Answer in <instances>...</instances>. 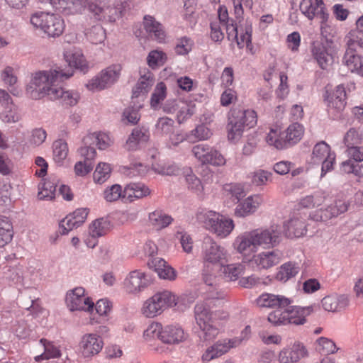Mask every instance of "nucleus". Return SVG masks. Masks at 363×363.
<instances>
[{"mask_svg":"<svg viewBox=\"0 0 363 363\" xmlns=\"http://www.w3.org/2000/svg\"><path fill=\"white\" fill-rule=\"evenodd\" d=\"M147 60L150 67L155 68L164 65L166 56L162 51L152 50L149 53Z\"/></svg>","mask_w":363,"mask_h":363,"instance_id":"62","label":"nucleus"},{"mask_svg":"<svg viewBox=\"0 0 363 363\" xmlns=\"http://www.w3.org/2000/svg\"><path fill=\"white\" fill-rule=\"evenodd\" d=\"M203 280L208 289H207L209 298H223L224 293L220 288L219 279L213 274H203Z\"/></svg>","mask_w":363,"mask_h":363,"instance_id":"33","label":"nucleus"},{"mask_svg":"<svg viewBox=\"0 0 363 363\" xmlns=\"http://www.w3.org/2000/svg\"><path fill=\"white\" fill-rule=\"evenodd\" d=\"M186 182L189 189L192 191L200 198H203L204 186L199 178L194 174H188L186 176Z\"/></svg>","mask_w":363,"mask_h":363,"instance_id":"49","label":"nucleus"},{"mask_svg":"<svg viewBox=\"0 0 363 363\" xmlns=\"http://www.w3.org/2000/svg\"><path fill=\"white\" fill-rule=\"evenodd\" d=\"M342 62L352 72L359 74L363 67V57L354 50H346Z\"/></svg>","mask_w":363,"mask_h":363,"instance_id":"35","label":"nucleus"},{"mask_svg":"<svg viewBox=\"0 0 363 363\" xmlns=\"http://www.w3.org/2000/svg\"><path fill=\"white\" fill-rule=\"evenodd\" d=\"M111 173L110 165L107 163L100 162L96 166L93 178L96 183L103 184L109 177Z\"/></svg>","mask_w":363,"mask_h":363,"instance_id":"52","label":"nucleus"},{"mask_svg":"<svg viewBox=\"0 0 363 363\" xmlns=\"http://www.w3.org/2000/svg\"><path fill=\"white\" fill-rule=\"evenodd\" d=\"M191 152L194 157L202 164L213 166H222L225 164L224 157L215 148L204 144L193 147Z\"/></svg>","mask_w":363,"mask_h":363,"instance_id":"11","label":"nucleus"},{"mask_svg":"<svg viewBox=\"0 0 363 363\" xmlns=\"http://www.w3.org/2000/svg\"><path fill=\"white\" fill-rule=\"evenodd\" d=\"M267 143L278 150L286 148L284 135L277 128H272L266 137Z\"/></svg>","mask_w":363,"mask_h":363,"instance_id":"45","label":"nucleus"},{"mask_svg":"<svg viewBox=\"0 0 363 363\" xmlns=\"http://www.w3.org/2000/svg\"><path fill=\"white\" fill-rule=\"evenodd\" d=\"M322 306L330 312L340 311L345 309L349 304V298L345 295H330L322 299Z\"/></svg>","mask_w":363,"mask_h":363,"instance_id":"29","label":"nucleus"},{"mask_svg":"<svg viewBox=\"0 0 363 363\" xmlns=\"http://www.w3.org/2000/svg\"><path fill=\"white\" fill-rule=\"evenodd\" d=\"M291 301L281 295L264 293L256 299V304L260 308H277L279 306H288Z\"/></svg>","mask_w":363,"mask_h":363,"instance_id":"25","label":"nucleus"},{"mask_svg":"<svg viewBox=\"0 0 363 363\" xmlns=\"http://www.w3.org/2000/svg\"><path fill=\"white\" fill-rule=\"evenodd\" d=\"M188 334L179 325H168L162 327L161 342L168 345H177L186 341Z\"/></svg>","mask_w":363,"mask_h":363,"instance_id":"17","label":"nucleus"},{"mask_svg":"<svg viewBox=\"0 0 363 363\" xmlns=\"http://www.w3.org/2000/svg\"><path fill=\"white\" fill-rule=\"evenodd\" d=\"M72 73H67L62 70L50 69L39 71L34 74L28 91L30 97L40 99L44 96L50 98V92L54 91L61 82L69 78Z\"/></svg>","mask_w":363,"mask_h":363,"instance_id":"1","label":"nucleus"},{"mask_svg":"<svg viewBox=\"0 0 363 363\" xmlns=\"http://www.w3.org/2000/svg\"><path fill=\"white\" fill-rule=\"evenodd\" d=\"M177 303V298L169 291L156 293L146 300L142 307V313L147 318H154L160 315L166 308Z\"/></svg>","mask_w":363,"mask_h":363,"instance_id":"6","label":"nucleus"},{"mask_svg":"<svg viewBox=\"0 0 363 363\" xmlns=\"http://www.w3.org/2000/svg\"><path fill=\"white\" fill-rule=\"evenodd\" d=\"M2 121L8 123H16L21 119V116L16 107L9 106L0 114Z\"/></svg>","mask_w":363,"mask_h":363,"instance_id":"63","label":"nucleus"},{"mask_svg":"<svg viewBox=\"0 0 363 363\" xmlns=\"http://www.w3.org/2000/svg\"><path fill=\"white\" fill-rule=\"evenodd\" d=\"M108 223L104 219L94 220L89 226V233L93 237H101L106 234Z\"/></svg>","mask_w":363,"mask_h":363,"instance_id":"59","label":"nucleus"},{"mask_svg":"<svg viewBox=\"0 0 363 363\" xmlns=\"http://www.w3.org/2000/svg\"><path fill=\"white\" fill-rule=\"evenodd\" d=\"M121 67L120 65H112L101 72L86 84V88L90 91H100L110 87L115 84L120 77Z\"/></svg>","mask_w":363,"mask_h":363,"instance_id":"8","label":"nucleus"},{"mask_svg":"<svg viewBox=\"0 0 363 363\" xmlns=\"http://www.w3.org/2000/svg\"><path fill=\"white\" fill-rule=\"evenodd\" d=\"M151 225L157 230H161L168 226L172 218L162 211H155L149 214Z\"/></svg>","mask_w":363,"mask_h":363,"instance_id":"39","label":"nucleus"},{"mask_svg":"<svg viewBox=\"0 0 363 363\" xmlns=\"http://www.w3.org/2000/svg\"><path fill=\"white\" fill-rule=\"evenodd\" d=\"M233 245L234 249L243 256H250L259 248L252 231H246L238 235Z\"/></svg>","mask_w":363,"mask_h":363,"instance_id":"15","label":"nucleus"},{"mask_svg":"<svg viewBox=\"0 0 363 363\" xmlns=\"http://www.w3.org/2000/svg\"><path fill=\"white\" fill-rule=\"evenodd\" d=\"M50 99L52 100L60 99L61 101L69 106L75 105L79 99V94L76 92L65 91L59 85L50 92Z\"/></svg>","mask_w":363,"mask_h":363,"instance_id":"34","label":"nucleus"},{"mask_svg":"<svg viewBox=\"0 0 363 363\" xmlns=\"http://www.w3.org/2000/svg\"><path fill=\"white\" fill-rule=\"evenodd\" d=\"M162 326L159 323H152L145 330L143 337L147 342L157 338L161 341Z\"/></svg>","mask_w":363,"mask_h":363,"instance_id":"54","label":"nucleus"},{"mask_svg":"<svg viewBox=\"0 0 363 363\" xmlns=\"http://www.w3.org/2000/svg\"><path fill=\"white\" fill-rule=\"evenodd\" d=\"M324 98L329 113L336 116L344 110L346 105V91L342 85L337 86L331 93L326 91Z\"/></svg>","mask_w":363,"mask_h":363,"instance_id":"12","label":"nucleus"},{"mask_svg":"<svg viewBox=\"0 0 363 363\" xmlns=\"http://www.w3.org/2000/svg\"><path fill=\"white\" fill-rule=\"evenodd\" d=\"M303 134V128L298 123L290 125L285 132H283L286 141V147L288 145H293L298 142Z\"/></svg>","mask_w":363,"mask_h":363,"instance_id":"38","label":"nucleus"},{"mask_svg":"<svg viewBox=\"0 0 363 363\" xmlns=\"http://www.w3.org/2000/svg\"><path fill=\"white\" fill-rule=\"evenodd\" d=\"M308 354L305 347L300 342H295L283 348L279 353L280 363H296Z\"/></svg>","mask_w":363,"mask_h":363,"instance_id":"16","label":"nucleus"},{"mask_svg":"<svg viewBox=\"0 0 363 363\" xmlns=\"http://www.w3.org/2000/svg\"><path fill=\"white\" fill-rule=\"evenodd\" d=\"M13 226L9 218L0 217V247L11 241Z\"/></svg>","mask_w":363,"mask_h":363,"instance_id":"42","label":"nucleus"},{"mask_svg":"<svg viewBox=\"0 0 363 363\" xmlns=\"http://www.w3.org/2000/svg\"><path fill=\"white\" fill-rule=\"evenodd\" d=\"M201 256L204 264L223 266L228 262L229 255L224 247L211 237L206 236L202 242Z\"/></svg>","mask_w":363,"mask_h":363,"instance_id":"7","label":"nucleus"},{"mask_svg":"<svg viewBox=\"0 0 363 363\" xmlns=\"http://www.w3.org/2000/svg\"><path fill=\"white\" fill-rule=\"evenodd\" d=\"M346 39L347 50L356 52L357 47L363 48V33L359 31L350 32Z\"/></svg>","mask_w":363,"mask_h":363,"instance_id":"53","label":"nucleus"},{"mask_svg":"<svg viewBox=\"0 0 363 363\" xmlns=\"http://www.w3.org/2000/svg\"><path fill=\"white\" fill-rule=\"evenodd\" d=\"M140 77L133 89L132 98H144L154 84L153 74L147 69L140 71Z\"/></svg>","mask_w":363,"mask_h":363,"instance_id":"20","label":"nucleus"},{"mask_svg":"<svg viewBox=\"0 0 363 363\" xmlns=\"http://www.w3.org/2000/svg\"><path fill=\"white\" fill-rule=\"evenodd\" d=\"M56 186L57 180L55 179L45 181L38 194L39 199H52L55 197Z\"/></svg>","mask_w":363,"mask_h":363,"instance_id":"47","label":"nucleus"},{"mask_svg":"<svg viewBox=\"0 0 363 363\" xmlns=\"http://www.w3.org/2000/svg\"><path fill=\"white\" fill-rule=\"evenodd\" d=\"M104 345L101 337L96 334L89 333L82 336L79 344V352L85 358L100 352Z\"/></svg>","mask_w":363,"mask_h":363,"instance_id":"14","label":"nucleus"},{"mask_svg":"<svg viewBox=\"0 0 363 363\" xmlns=\"http://www.w3.org/2000/svg\"><path fill=\"white\" fill-rule=\"evenodd\" d=\"M363 140L362 133L354 128H351L344 136V143L347 148L359 145Z\"/></svg>","mask_w":363,"mask_h":363,"instance_id":"50","label":"nucleus"},{"mask_svg":"<svg viewBox=\"0 0 363 363\" xmlns=\"http://www.w3.org/2000/svg\"><path fill=\"white\" fill-rule=\"evenodd\" d=\"M332 153L330 146L325 142H320L315 145L312 153V160L314 164H318Z\"/></svg>","mask_w":363,"mask_h":363,"instance_id":"46","label":"nucleus"},{"mask_svg":"<svg viewBox=\"0 0 363 363\" xmlns=\"http://www.w3.org/2000/svg\"><path fill=\"white\" fill-rule=\"evenodd\" d=\"M313 312V308L308 307H300L288 306L287 324L303 325L306 321V317Z\"/></svg>","mask_w":363,"mask_h":363,"instance_id":"31","label":"nucleus"},{"mask_svg":"<svg viewBox=\"0 0 363 363\" xmlns=\"http://www.w3.org/2000/svg\"><path fill=\"white\" fill-rule=\"evenodd\" d=\"M30 22L35 28L40 30L49 38L59 37L65 27L64 20L60 16L43 11L33 13Z\"/></svg>","mask_w":363,"mask_h":363,"instance_id":"5","label":"nucleus"},{"mask_svg":"<svg viewBox=\"0 0 363 363\" xmlns=\"http://www.w3.org/2000/svg\"><path fill=\"white\" fill-rule=\"evenodd\" d=\"M262 202L263 199L259 195L249 196L236 206L235 215L238 217L247 216L255 213Z\"/></svg>","mask_w":363,"mask_h":363,"instance_id":"26","label":"nucleus"},{"mask_svg":"<svg viewBox=\"0 0 363 363\" xmlns=\"http://www.w3.org/2000/svg\"><path fill=\"white\" fill-rule=\"evenodd\" d=\"M151 194L150 188L143 183H130L123 190V199L129 202L137 199H141L148 196Z\"/></svg>","mask_w":363,"mask_h":363,"instance_id":"23","label":"nucleus"},{"mask_svg":"<svg viewBox=\"0 0 363 363\" xmlns=\"http://www.w3.org/2000/svg\"><path fill=\"white\" fill-rule=\"evenodd\" d=\"M216 352L220 357L228 352L230 349L239 346L238 340L225 339L216 342L213 345Z\"/></svg>","mask_w":363,"mask_h":363,"instance_id":"56","label":"nucleus"},{"mask_svg":"<svg viewBox=\"0 0 363 363\" xmlns=\"http://www.w3.org/2000/svg\"><path fill=\"white\" fill-rule=\"evenodd\" d=\"M66 62L70 67L79 69L82 72L87 69V65L84 55L80 50H68L64 54Z\"/></svg>","mask_w":363,"mask_h":363,"instance_id":"36","label":"nucleus"},{"mask_svg":"<svg viewBox=\"0 0 363 363\" xmlns=\"http://www.w3.org/2000/svg\"><path fill=\"white\" fill-rule=\"evenodd\" d=\"M251 231L258 247H273L279 245L281 240V229L277 225H271L265 229L258 228Z\"/></svg>","mask_w":363,"mask_h":363,"instance_id":"9","label":"nucleus"},{"mask_svg":"<svg viewBox=\"0 0 363 363\" xmlns=\"http://www.w3.org/2000/svg\"><path fill=\"white\" fill-rule=\"evenodd\" d=\"M311 52L318 65L323 69H327L333 62V56L328 44L320 42L313 43Z\"/></svg>","mask_w":363,"mask_h":363,"instance_id":"22","label":"nucleus"},{"mask_svg":"<svg viewBox=\"0 0 363 363\" xmlns=\"http://www.w3.org/2000/svg\"><path fill=\"white\" fill-rule=\"evenodd\" d=\"M84 145H93L96 146L99 150H105L110 147L113 140L111 137L106 133L95 132L86 135L82 140Z\"/></svg>","mask_w":363,"mask_h":363,"instance_id":"32","label":"nucleus"},{"mask_svg":"<svg viewBox=\"0 0 363 363\" xmlns=\"http://www.w3.org/2000/svg\"><path fill=\"white\" fill-rule=\"evenodd\" d=\"M325 199L324 193L316 191L301 199L299 206L303 208H313L322 205Z\"/></svg>","mask_w":363,"mask_h":363,"instance_id":"40","label":"nucleus"},{"mask_svg":"<svg viewBox=\"0 0 363 363\" xmlns=\"http://www.w3.org/2000/svg\"><path fill=\"white\" fill-rule=\"evenodd\" d=\"M288 306H279L268 315V320L274 325L287 324Z\"/></svg>","mask_w":363,"mask_h":363,"instance_id":"41","label":"nucleus"},{"mask_svg":"<svg viewBox=\"0 0 363 363\" xmlns=\"http://www.w3.org/2000/svg\"><path fill=\"white\" fill-rule=\"evenodd\" d=\"M197 222L206 230L220 238H227L235 228L233 220L219 213L208 209H199L196 213Z\"/></svg>","mask_w":363,"mask_h":363,"instance_id":"2","label":"nucleus"},{"mask_svg":"<svg viewBox=\"0 0 363 363\" xmlns=\"http://www.w3.org/2000/svg\"><path fill=\"white\" fill-rule=\"evenodd\" d=\"M298 272V267L294 263L287 262L282 264L278 272L277 273L276 278L277 280L286 282L289 279L295 277Z\"/></svg>","mask_w":363,"mask_h":363,"instance_id":"43","label":"nucleus"},{"mask_svg":"<svg viewBox=\"0 0 363 363\" xmlns=\"http://www.w3.org/2000/svg\"><path fill=\"white\" fill-rule=\"evenodd\" d=\"M148 265L150 268H154V270L161 279L172 281L177 277L175 270L162 258L152 259L148 262Z\"/></svg>","mask_w":363,"mask_h":363,"instance_id":"30","label":"nucleus"},{"mask_svg":"<svg viewBox=\"0 0 363 363\" xmlns=\"http://www.w3.org/2000/svg\"><path fill=\"white\" fill-rule=\"evenodd\" d=\"M317 344L318 350L325 354H333L338 350L333 341L324 337H319Z\"/></svg>","mask_w":363,"mask_h":363,"instance_id":"60","label":"nucleus"},{"mask_svg":"<svg viewBox=\"0 0 363 363\" xmlns=\"http://www.w3.org/2000/svg\"><path fill=\"white\" fill-rule=\"evenodd\" d=\"M174 129V121L168 117L160 118L155 124L157 135L170 136Z\"/></svg>","mask_w":363,"mask_h":363,"instance_id":"44","label":"nucleus"},{"mask_svg":"<svg viewBox=\"0 0 363 363\" xmlns=\"http://www.w3.org/2000/svg\"><path fill=\"white\" fill-rule=\"evenodd\" d=\"M228 119V138L230 140H236L241 137L245 126L250 128L257 124V116L254 110L238 107L229 111Z\"/></svg>","mask_w":363,"mask_h":363,"instance_id":"3","label":"nucleus"},{"mask_svg":"<svg viewBox=\"0 0 363 363\" xmlns=\"http://www.w3.org/2000/svg\"><path fill=\"white\" fill-rule=\"evenodd\" d=\"M53 159L57 163H61L66 159L68 154L67 143L63 140H57L53 143Z\"/></svg>","mask_w":363,"mask_h":363,"instance_id":"48","label":"nucleus"},{"mask_svg":"<svg viewBox=\"0 0 363 363\" xmlns=\"http://www.w3.org/2000/svg\"><path fill=\"white\" fill-rule=\"evenodd\" d=\"M299 7L301 13L309 20L317 17L320 19L321 23H324L328 19V13L325 6L316 7V3L312 0H302Z\"/></svg>","mask_w":363,"mask_h":363,"instance_id":"21","label":"nucleus"},{"mask_svg":"<svg viewBox=\"0 0 363 363\" xmlns=\"http://www.w3.org/2000/svg\"><path fill=\"white\" fill-rule=\"evenodd\" d=\"M66 304L71 311L89 312L93 311L94 306L91 299L85 295V290L82 287H77L67 293Z\"/></svg>","mask_w":363,"mask_h":363,"instance_id":"10","label":"nucleus"},{"mask_svg":"<svg viewBox=\"0 0 363 363\" xmlns=\"http://www.w3.org/2000/svg\"><path fill=\"white\" fill-rule=\"evenodd\" d=\"M244 266L241 264H228L224 267L225 276L230 281H235L243 272Z\"/></svg>","mask_w":363,"mask_h":363,"instance_id":"64","label":"nucleus"},{"mask_svg":"<svg viewBox=\"0 0 363 363\" xmlns=\"http://www.w3.org/2000/svg\"><path fill=\"white\" fill-rule=\"evenodd\" d=\"M306 216L300 213L294 214L287 223L289 237L300 238L306 233Z\"/></svg>","mask_w":363,"mask_h":363,"instance_id":"28","label":"nucleus"},{"mask_svg":"<svg viewBox=\"0 0 363 363\" xmlns=\"http://www.w3.org/2000/svg\"><path fill=\"white\" fill-rule=\"evenodd\" d=\"M121 197L123 199V191L119 184L108 186L104 191V198L108 202L116 201Z\"/></svg>","mask_w":363,"mask_h":363,"instance_id":"58","label":"nucleus"},{"mask_svg":"<svg viewBox=\"0 0 363 363\" xmlns=\"http://www.w3.org/2000/svg\"><path fill=\"white\" fill-rule=\"evenodd\" d=\"M281 253L278 250L259 253L253 257L254 263L261 269H269L279 263Z\"/></svg>","mask_w":363,"mask_h":363,"instance_id":"27","label":"nucleus"},{"mask_svg":"<svg viewBox=\"0 0 363 363\" xmlns=\"http://www.w3.org/2000/svg\"><path fill=\"white\" fill-rule=\"evenodd\" d=\"M211 135V132L204 125H199L192 130L187 135V139L194 143L196 140H204L208 139Z\"/></svg>","mask_w":363,"mask_h":363,"instance_id":"51","label":"nucleus"},{"mask_svg":"<svg viewBox=\"0 0 363 363\" xmlns=\"http://www.w3.org/2000/svg\"><path fill=\"white\" fill-rule=\"evenodd\" d=\"M166 93L167 86L163 82L158 83L151 96L150 104L152 107H157L159 104L165 99Z\"/></svg>","mask_w":363,"mask_h":363,"instance_id":"57","label":"nucleus"},{"mask_svg":"<svg viewBox=\"0 0 363 363\" xmlns=\"http://www.w3.org/2000/svg\"><path fill=\"white\" fill-rule=\"evenodd\" d=\"M347 203L342 200L335 201L334 203L325 208H320L310 214L311 218L315 222H327L347 211Z\"/></svg>","mask_w":363,"mask_h":363,"instance_id":"13","label":"nucleus"},{"mask_svg":"<svg viewBox=\"0 0 363 363\" xmlns=\"http://www.w3.org/2000/svg\"><path fill=\"white\" fill-rule=\"evenodd\" d=\"M148 284L149 280L145 274L140 270L130 272L124 281L126 291L133 294L140 291Z\"/></svg>","mask_w":363,"mask_h":363,"instance_id":"19","label":"nucleus"},{"mask_svg":"<svg viewBox=\"0 0 363 363\" xmlns=\"http://www.w3.org/2000/svg\"><path fill=\"white\" fill-rule=\"evenodd\" d=\"M144 28L149 36L159 43L164 40L166 37L163 26L153 16L146 15L143 21Z\"/></svg>","mask_w":363,"mask_h":363,"instance_id":"24","label":"nucleus"},{"mask_svg":"<svg viewBox=\"0 0 363 363\" xmlns=\"http://www.w3.org/2000/svg\"><path fill=\"white\" fill-rule=\"evenodd\" d=\"M86 35L87 39L96 45L103 43L106 38L105 30L99 25L93 26Z\"/></svg>","mask_w":363,"mask_h":363,"instance_id":"55","label":"nucleus"},{"mask_svg":"<svg viewBox=\"0 0 363 363\" xmlns=\"http://www.w3.org/2000/svg\"><path fill=\"white\" fill-rule=\"evenodd\" d=\"M147 172V168L141 162L131 163L123 167V173L129 177L143 176Z\"/></svg>","mask_w":363,"mask_h":363,"instance_id":"61","label":"nucleus"},{"mask_svg":"<svg viewBox=\"0 0 363 363\" xmlns=\"http://www.w3.org/2000/svg\"><path fill=\"white\" fill-rule=\"evenodd\" d=\"M194 318L196 325L201 330V337L205 340H210L218 335V312L211 311L204 303H198L194 307Z\"/></svg>","mask_w":363,"mask_h":363,"instance_id":"4","label":"nucleus"},{"mask_svg":"<svg viewBox=\"0 0 363 363\" xmlns=\"http://www.w3.org/2000/svg\"><path fill=\"white\" fill-rule=\"evenodd\" d=\"M40 343L43 347L44 352L35 357V360L36 362L58 358L61 356L60 350L56 346H55L52 342H50L45 338H42L40 340Z\"/></svg>","mask_w":363,"mask_h":363,"instance_id":"37","label":"nucleus"},{"mask_svg":"<svg viewBox=\"0 0 363 363\" xmlns=\"http://www.w3.org/2000/svg\"><path fill=\"white\" fill-rule=\"evenodd\" d=\"M172 104L170 107L168 106L169 104H165L164 110L168 113L177 111V120L180 123L190 118L196 111V105L193 101H173Z\"/></svg>","mask_w":363,"mask_h":363,"instance_id":"18","label":"nucleus"}]
</instances>
